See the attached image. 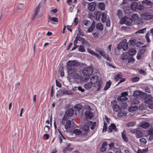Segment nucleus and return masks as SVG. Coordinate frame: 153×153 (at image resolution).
<instances>
[{
	"instance_id": "f257e3e1",
	"label": "nucleus",
	"mask_w": 153,
	"mask_h": 153,
	"mask_svg": "<svg viewBox=\"0 0 153 153\" xmlns=\"http://www.w3.org/2000/svg\"><path fill=\"white\" fill-rule=\"evenodd\" d=\"M67 69L68 74L71 75H73L74 77L76 78L78 82H81L80 74H77V76H76V72L77 71V66L80 65V63L75 60L68 61L67 63Z\"/></svg>"
},
{
	"instance_id": "f03ea898",
	"label": "nucleus",
	"mask_w": 153,
	"mask_h": 153,
	"mask_svg": "<svg viewBox=\"0 0 153 153\" xmlns=\"http://www.w3.org/2000/svg\"><path fill=\"white\" fill-rule=\"evenodd\" d=\"M93 70L92 68L90 67H85L82 71V73L83 75L82 78L84 82L86 81L89 78L93 72Z\"/></svg>"
},
{
	"instance_id": "7ed1b4c3",
	"label": "nucleus",
	"mask_w": 153,
	"mask_h": 153,
	"mask_svg": "<svg viewBox=\"0 0 153 153\" xmlns=\"http://www.w3.org/2000/svg\"><path fill=\"white\" fill-rule=\"evenodd\" d=\"M98 77L96 75H94L91 78V81L88 84H85L84 86H92V85L96 83L98 80Z\"/></svg>"
},
{
	"instance_id": "20e7f679",
	"label": "nucleus",
	"mask_w": 153,
	"mask_h": 153,
	"mask_svg": "<svg viewBox=\"0 0 153 153\" xmlns=\"http://www.w3.org/2000/svg\"><path fill=\"white\" fill-rule=\"evenodd\" d=\"M142 98L144 100V102L146 103H149L153 101V98L146 93H143Z\"/></svg>"
},
{
	"instance_id": "39448f33",
	"label": "nucleus",
	"mask_w": 153,
	"mask_h": 153,
	"mask_svg": "<svg viewBox=\"0 0 153 153\" xmlns=\"http://www.w3.org/2000/svg\"><path fill=\"white\" fill-rule=\"evenodd\" d=\"M121 22L122 24L125 23L128 26H131L132 23V20L130 18L125 16L121 19Z\"/></svg>"
},
{
	"instance_id": "423d86ee",
	"label": "nucleus",
	"mask_w": 153,
	"mask_h": 153,
	"mask_svg": "<svg viewBox=\"0 0 153 153\" xmlns=\"http://www.w3.org/2000/svg\"><path fill=\"white\" fill-rule=\"evenodd\" d=\"M141 16L142 19L146 20H149L153 17V16L152 13H144L141 15Z\"/></svg>"
},
{
	"instance_id": "0eeeda50",
	"label": "nucleus",
	"mask_w": 153,
	"mask_h": 153,
	"mask_svg": "<svg viewBox=\"0 0 153 153\" xmlns=\"http://www.w3.org/2000/svg\"><path fill=\"white\" fill-rule=\"evenodd\" d=\"M95 51L97 53L99 54L100 56H102L103 58H106V53L103 48L99 47H97L95 49Z\"/></svg>"
},
{
	"instance_id": "6e6552de",
	"label": "nucleus",
	"mask_w": 153,
	"mask_h": 153,
	"mask_svg": "<svg viewBox=\"0 0 153 153\" xmlns=\"http://www.w3.org/2000/svg\"><path fill=\"white\" fill-rule=\"evenodd\" d=\"M96 6V4L95 2H92L88 4V8L90 11L93 12L95 10Z\"/></svg>"
},
{
	"instance_id": "1a4fd4ad",
	"label": "nucleus",
	"mask_w": 153,
	"mask_h": 153,
	"mask_svg": "<svg viewBox=\"0 0 153 153\" xmlns=\"http://www.w3.org/2000/svg\"><path fill=\"white\" fill-rule=\"evenodd\" d=\"M88 52L91 54L92 55L96 56L98 58L101 59V56H100V55L97 53H96L94 52L93 50L90 49V48H88L87 49Z\"/></svg>"
},
{
	"instance_id": "9d476101",
	"label": "nucleus",
	"mask_w": 153,
	"mask_h": 153,
	"mask_svg": "<svg viewBox=\"0 0 153 153\" xmlns=\"http://www.w3.org/2000/svg\"><path fill=\"white\" fill-rule=\"evenodd\" d=\"M85 116L87 119H91L94 116L93 113L90 111H86L85 113Z\"/></svg>"
},
{
	"instance_id": "9b49d317",
	"label": "nucleus",
	"mask_w": 153,
	"mask_h": 153,
	"mask_svg": "<svg viewBox=\"0 0 153 153\" xmlns=\"http://www.w3.org/2000/svg\"><path fill=\"white\" fill-rule=\"evenodd\" d=\"M113 130H114L115 131H117V129L116 128L115 125L114 124H111L110 126H109L108 131L110 133Z\"/></svg>"
},
{
	"instance_id": "f8f14e48",
	"label": "nucleus",
	"mask_w": 153,
	"mask_h": 153,
	"mask_svg": "<svg viewBox=\"0 0 153 153\" xmlns=\"http://www.w3.org/2000/svg\"><path fill=\"white\" fill-rule=\"evenodd\" d=\"M128 100V99L126 97L123 96H120L117 98L118 101L122 103L125 102Z\"/></svg>"
},
{
	"instance_id": "ddd939ff",
	"label": "nucleus",
	"mask_w": 153,
	"mask_h": 153,
	"mask_svg": "<svg viewBox=\"0 0 153 153\" xmlns=\"http://www.w3.org/2000/svg\"><path fill=\"white\" fill-rule=\"evenodd\" d=\"M74 111L72 108H70L68 109L66 112V115L70 117L72 116L74 114Z\"/></svg>"
},
{
	"instance_id": "4468645a",
	"label": "nucleus",
	"mask_w": 153,
	"mask_h": 153,
	"mask_svg": "<svg viewBox=\"0 0 153 153\" xmlns=\"http://www.w3.org/2000/svg\"><path fill=\"white\" fill-rule=\"evenodd\" d=\"M71 126V122L70 120L66 121L65 125V129L66 131H68Z\"/></svg>"
},
{
	"instance_id": "2eb2a0df",
	"label": "nucleus",
	"mask_w": 153,
	"mask_h": 153,
	"mask_svg": "<svg viewBox=\"0 0 153 153\" xmlns=\"http://www.w3.org/2000/svg\"><path fill=\"white\" fill-rule=\"evenodd\" d=\"M108 143L107 142H104L103 143L102 147L100 149V151L102 152H105L107 149V146H108Z\"/></svg>"
},
{
	"instance_id": "dca6fc26",
	"label": "nucleus",
	"mask_w": 153,
	"mask_h": 153,
	"mask_svg": "<svg viewBox=\"0 0 153 153\" xmlns=\"http://www.w3.org/2000/svg\"><path fill=\"white\" fill-rule=\"evenodd\" d=\"M91 121H89L87 124L85 125L83 127V130L85 131H87L89 130V126L90 124L91 123Z\"/></svg>"
},
{
	"instance_id": "f3484780",
	"label": "nucleus",
	"mask_w": 153,
	"mask_h": 153,
	"mask_svg": "<svg viewBox=\"0 0 153 153\" xmlns=\"http://www.w3.org/2000/svg\"><path fill=\"white\" fill-rule=\"evenodd\" d=\"M142 91H135L133 93V96L134 97H138L141 96L142 97L143 95V93L142 94Z\"/></svg>"
},
{
	"instance_id": "a211bd4d",
	"label": "nucleus",
	"mask_w": 153,
	"mask_h": 153,
	"mask_svg": "<svg viewBox=\"0 0 153 153\" xmlns=\"http://www.w3.org/2000/svg\"><path fill=\"white\" fill-rule=\"evenodd\" d=\"M71 145L69 144L67 146L64 147L63 149V152L64 153H66L68 151H71L72 149V148H71Z\"/></svg>"
},
{
	"instance_id": "6ab92c4d",
	"label": "nucleus",
	"mask_w": 153,
	"mask_h": 153,
	"mask_svg": "<svg viewBox=\"0 0 153 153\" xmlns=\"http://www.w3.org/2000/svg\"><path fill=\"white\" fill-rule=\"evenodd\" d=\"M96 27L97 30L102 31L104 29L103 25L100 23H97L96 25Z\"/></svg>"
},
{
	"instance_id": "aec40b11",
	"label": "nucleus",
	"mask_w": 153,
	"mask_h": 153,
	"mask_svg": "<svg viewBox=\"0 0 153 153\" xmlns=\"http://www.w3.org/2000/svg\"><path fill=\"white\" fill-rule=\"evenodd\" d=\"M135 134L136 137L138 138L142 137L143 135V133L138 129H137Z\"/></svg>"
},
{
	"instance_id": "412c9836",
	"label": "nucleus",
	"mask_w": 153,
	"mask_h": 153,
	"mask_svg": "<svg viewBox=\"0 0 153 153\" xmlns=\"http://www.w3.org/2000/svg\"><path fill=\"white\" fill-rule=\"evenodd\" d=\"M101 16V21L102 22H105L107 21V20L108 19L107 18V16L105 13H103L102 14Z\"/></svg>"
},
{
	"instance_id": "4be33fe9",
	"label": "nucleus",
	"mask_w": 153,
	"mask_h": 153,
	"mask_svg": "<svg viewBox=\"0 0 153 153\" xmlns=\"http://www.w3.org/2000/svg\"><path fill=\"white\" fill-rule=\"evenodd\" d=\"M126 39L123 40V49L124 51H126L128 49V45L127 43H126Z\"/></svg>"
},
{
	"instance_id": "5701e85b",
	"label": "nucleus",
	"mask_w": 153,
	"mask_h": 153,
	"mask_svg": "<svg viewBox=\"0 0 153 153\" xmlns=\"http://www.w3.org/2000/svg\"><path fill=\"white\" fill-rule=\"evenodd\" d=\"M40 8L39 7V5H38L37 7L36 8L34 14L33 16L32 17V19L33 20L35 19L36 16H37L39 11Z\"/></svg>"
},
{
	"instance_id": "b1692460",
	"label": "nucleus",
	"mask_w": 153,
	"mask_h": 153,
	"mask_svg": "<svg viewBox=\"0 0 153 153\" xmlns=\"http://www.w3.org/2000/svg\"><path fill=\"white\" fill-rule=\"evenodd\" d=\"M137 3L135 2H132L131 4V8L133 10H137Z\"/></svg>"
},
{
	"instance_id": "393cba45",
	"label": "nucleus",
	"mask_w": 153,
	"mask_h": 153,
	"mask_svg": "<svg viewBox=\"0 0 153 153\" xmlns=\"http://www.w3.org/2000/svg\"><path fill=\"white\" fill-rule=\"evenodd\" d=\"M128 56L126 53H124L121 56V59L124 61H127Z\"/></svg>"
},
{
	"instance_id": "a878e982",
	"label": "nucleus",
	"mask_w": 153,
	"mask_h": 153,
	"mask_svg": "<svg viewBox=\"0 0 153 153\" xmlns=\"http://www.w3.org/2000/svg\"><path fill=\"white\" fill-rule=\"evenodd\" d=\"M144 7L143 4L142 2H139L137 3V10H142L144 9Z\"/></svg>"
},
{
	"instance_id": "bb28decb",
	"label": "nucleus",
	"mask_w": 153,
	"mask_h": 153,
	"mask_svg": "<svg viewBox=\"0 0 153 153\" xmlns=\"http://www.w3.org/2000/svg\"><path fill=\"white\" fill-rule=\"evenodd\" d=\"M126 131L124 130L122 133V138L125 141L127 142L128 141V139L126 137Z\"/></svg>"
},
{
	"instance_id": "cd10ccee",
	"label": "nucleus",
	"mask_w": 153,
	"mask_h": 153,
	"mask_svg": "<svg viewBox=\"0 0 153 153\" xmlns=\"http://www.w3.org/2000/svg\"><path fill=\"white\" fill-rule=\"evenodd\" d=\"M82 108V105L79 104H76L74 107V108L75 110L78 112H79Z\"/></svg>"
},
{
	"instance_id": "c85d7f7f",
	"label": "nucleus",
	"mask_w": 153,
	"mask_h": 153,
	"mask_svg": "<svg viewBox=\"0 0 153 153\" xmlns=\"http://www.w3.org/2000/svg\"><path fill=\"white\" fill-rule=\"evenodd\" d=\"M138 108V107L137 106L135 105L134 106H132L130 107L128 109V111L131 112H133L134 111H136Z\"/></svg>"
},
{
	"instance_id": "c756f323",
	"label": "nucleus",
	"mask_w": 153,
	"mask_h": 153,
	"mask_svg": "<svg viewBox=\"0 0 153 153\" xmlns=\"http://www.w3.org/2000/svg\"><path fill=\"white\" fill-rule=\"evenodd\" d=\"M149 126V123L147 122H143L141 125V127L144 128H146L148 127Z\"/></svg>"
},
{
	"instance_id": "7c9ffc66",
	"label": "nucleus",
	"mask_w": 153,
	"mask_h": 153,
	"mask_svg": "<svg viewBox=\"0 0 153 153\" xmlns=\"http://www.w3.org/2000/svg\"><path fill=\"white\" fill-rule=\"evenodd\" d=\"M95 15L96 16L95 18V19L97 20H99L102 15L100 12V11H97Z\"/></svg>"
},
{
	"instance_id": "2f4dec72",
	"label": "nucleus",
	"mask_w": 153,
	"mask_h": 153,
	"mask_svg": "<svg viewBox=\"0 0 153 153\" xmlns=\"http://www.w3.org/2000/svg\"><path fill=\"white\" fill-rule=\"evenodd\" d=\"M136 53V50L134 48H132L128 51V54L130 56H134Z\"/></svg>"
},
{
	"instance_id": "473e14b6",
	"label": "nucleus",
	"mask_w": 153,
	"mask_h": 153,
	"mask_svg": "<svg viewBox=\"0 0 153 153\" xmlns=\"http://www.w3.org/2000/svg\"><path fill=\"white\" fill-rule=\"evenodd\" d=\"M78 51L81 52H84L85 51V47L82 45H80L79 46L78 49Z\"/></svg>"
},
{
	"instance_id": "72a5a7b5",
	"label": "nucleus",
	"mask_w": 153,
	"mask_h": 153,
	"mask_svg": "<svg viewBox=\"0 0 153 153\" xmlns=\"http://www.w3.org/2000/svg\"><path fill=\"white\" fill-rule=\"evenodd\" d=\"M73 132L76 135H79L82 132L79 129H75L73 131Z\"/></svg>"
},
{
	"instance_id": "f704fd0d",
	"label": "nucleus",
	"mask_w": 153,
	"mask_h": 153,
	"mask_svg": "<svg viewBox=\"0 0 153 153\" xmlns=\"http://www.w3.org/2000/svg\"><path fill=\"white\" fill-rule=\"evenodd\" d=\"M127 114V112L125 111H121L119 112L118 114V116L119 117H122L126 116Z\"/></svg>"
},
{
	"instance_id": "c9c22d12",
	"label": "nucleus",
	"mask_w": 153,
	"mask_h": 153,
	"mask_svg": "<svg viewBox=\"0 0 153 153\" xmlns=\"http://www.w3.org/2000/svg\"><path fill=\"white\" fill-rule=\"evenodd\" d=\"M136 124V123L135 121H133L127 123L126 125L127 127L134 126Z\"/></svg>"
},
{
	"instance_id": "e433bc0d",
	"label": "nucleus",
	"mask_w": 153,
	"mask_h": 153,
	"mask_svg": "<svg viewBox=\"0 0 153 153\" xmlns=\"http://www.w3.org/2000/svg\"><path fill=\"white\" fill-rule=\"evenodd\" d=\"M99 7L100 10H104L105 8L104 3L103 2L100 3L99 4Z\"/></svg>"
},
{
	"instance_id": "4c0bfd02",
	"label": "nucleus",
	"mask_w": 153,
	"mask_h": 153,
	"mask_svg": "<svg viewBox=\"0 0 153 153\" xmlns=\"http://www.w3.org/2000/svg\"><path fill=\"white\" fill-rule=\"evenodd\" d=\"M146 29V28L141 29L136 32V33H143L145 32V31Z\"/></svg>"
},
{
	"instance_id": "58836bf2",
	"label": "nucleus",
	"mask_w": 153,
	"mask_h": 153,
	"mask_svg": "<svg viewBox=\"0 0 153 153\" xmlns=\"http://www.w3.org/2000/svg\"><path fill=\"white\" fill-rule=\"evenodd\" d=\"M123 41L120 42L117 45V48L118 49H120L123 48Z\"/></svg>"
},
{
	"instance_id": "ea45409f",
	"label": "nucleus",
	"mask_w": 153,
	"mask_h": 153,
	"mask_svg": "<svg viewBox=\"0 0 153 153\" xmlns=\"http://www.w3.org/2000/svg\"><path fill=\"white\" fill-rule=\"evenodd\" d=\"M112 108L116 112L120 111V107L118 105H117L114 107H112Z\"/></svg>"
},
{
	"instance_id": "a19ab883",
	"label": "nucleus",
	"mask_w": 153,
	"mask_h": 153,
	"mask_svg": "<svg viewBox=\"0 0 153 153\" xmlns=\"http://www.w3.org/2000/svg\"><path fill=\"white\" fill-rule=\"evenodd\" d=\"M121 76L119 74H117L114 76V79L115 81H118L119 79L121 78Z\"/></svg>"
},
{
	"instance_id": "79ce46f5",
	"label": "nucleus",
	"mask_w": 153,
	"mask_h": 153,
	"mask_svg": "<svg viewBox=\"0 0 153 153\" xmlns=\"http://www.w3.org/2000/svg\"><path fill=\"white\" fill-rule=\"evenodd\" d=\"M80 37L78 34H77L74 40V44H77L78 41H79Z\"/></svg>"
},
{
	"instance_id": "37998d69",
	"label": "nucleus",
	"mask_w": 153,
	"mask_h": 153,
	"mask_svg": "<svg viewBox=\"0 0 153 153\" xmlns=\"http://www.w3.org/2000/svg\"><path fill=\"white\" fill-rule=\"evenodd\" d=\"M140 78L138 77H135L132 78L131 79L132 82H136L139 80Z\"/></svg>"
},
{
	"instance_id": "c03bdc74",
	"label": "nucleus",
	"mask_w": 153,
	"mask_h": 153,
	"mask_svg": "<svg viewBox=\"0 0 153 153\" xmlns=\"http://www.w3.org/2000/svg\"><path fill=\"white\" fill-rule=\"evenodd\" d=\"M24 7V5L23 4H19L17 5V8L18 9L21 10Z\"/></svg>"
},
{
	"instance_id": "a18cd8bd",
	"label": "nucleus",
	"mask_w": 153,
	"mask_h": 153,
	"mask_svg": "<svg viewBox=\"0 0 153 153\" xmlns=\"http://www.w3.org/2000/svg\"><path fill=\"white\" fill-rule=\"evenodd\" d=\"M107 129V124L105 122L104 123L103 127L102 130V132H105L106 131Z\"/></svg>"
},
{
	"instance_id": "49530a36",
	"label": "nucleus",
	"mask_w": 153,
	"mask_h": 153,
	"mask_svg": "<svg viewBox=\"0 0 153 153\" xmlns=\"http://www.w3.org/2000/svg\"><path fill=\"white\" fill-rule=\"evenodd\" d=\"M127 61L128 62V63H133L134 62L135 60L133 58H128V59Z\"/></svg>"
},
{
	"instance_id": "de8ad7c7",
	"label": "nucleus",
	"mask_w": 153,
	"mask_h": 153,
	"mask_svg": "<svg viewBox=\"0 0 153 153\" xmlns=\"http://www.w3.org/2000/svg\"><path fill=\"white\" fill-rule=\"evenodd\" d=\"M66 121V117L65 116H64L62 120L61 123L63 125H64L65 124Z\"/></svg>"
},
{
	"instance_id": "09e8293b",
	"label": "nucleus",
	"mask_w": 153,
	"mask_h": 153,
	"mask_svg": "<svg viewBox=\"0 0 153 153\" xmlns=\"http://www.w3.org/2000/svg\"><path fill=\"white\" fill-rule=\"evenodd\" d=\"M91 123H92L90 124V125H91V129L93 130L94 128V127H95L96 124V123L95 122L93 123L92 122H91Z\"/></svg>"
},
{
	"instance_id": "8fccbe9b",
	"label": "nucleus",
	"mask_w": 153,
	"mask_h": 153,
	"mask_svg": "<svg viewBox=\"0 0 153 153\" xmlns=\"http://www.w3.org/2000/svg\"><path fill=\"white\" fill-rule=\"evenodd\" d=\"M121 107L123 109L126 108L127 106V104L126 102H122L121 105Z\"/></svg>"
},
{
	"instance_id": "3c124183",
	"label": "nucleus",
	"mask_w": 153,
	"mask_h": 153,
	"mask_svg": "<svg viewBox=\"0 0 153 153\" xmlns=\"http://www.w3.org/2000/svg\"><path fill=\"white\" fill-rule=\"evenodd\" d=\"M139 140L140 142L144 144H146L147 143V140L145 138H141Z\"/></svg>"
},
{
	"instance_id": "603ef678",
	"label": "nucleus",
	"mask_w": 153,
	"mask_h": 153,
	"mask_svg": "<svg viewBox=\"0 0 153 153\" xmlns=\"http://www.w3.org/2000/svg\"><path fill=\"white\" fill-rule=\"evenodd\" d=\"M63 93L64 94H68V95H71L72 94V93L67 90H65L63 91Z\"/></svg>"
},
{
	"instance_id": "864d4df0",
	"label": "nucleus",
	"mask_w": 153,
	"mask_h": 153,
	"mask_svg": "<svg viewBox=\"0 0 153 153\" xmlns=\"http://www.w3.org/2000/svg\"><path fill=\"white\" fill-rule=\"evenodd\" d=\"M50 128V127L48 126H46L44 128V131L46 132H48L49 131Z\"/></svg>"
},
{
	"instance_id": "5fc2aeb1",
	"label": "nucleus",
	"mask_w": 153,
	"mask_h": 153,
	"mask_svg": "<svg viewBox=\"0 0 153 153\" xmlns=\"http://www.w3.org/2000/svg\"><path fill=\"white\" fill-rule=\"evenodd\" d=\"M52 22H58V19L57 17H52L51 20Z\"/></svg>"
},
{
	"instance_id": "6e6d98bb",
	"label": "nucleus",
	"mask_w": 153,
	"mask_h": 153,
	"mask_svg": "<svg viewBox=\"0 0 153 153\" xmlns=\"http://www.w3.org/2000/svg\"><path fill=\"white\" fill-rule=\"evenodd\" d=\"M94 28L95 27L91 26L90 27L88 28L87 31L89 33H91L93 31Z\"/></svg>"
},
{
	"instance_id": "4d7b16f0",
	"label": "nucleus",
	"mask_w": 153,
	"mask_h": 153,
	"mask_svg": "<svg viewBox=\"0 0 153 153\" xmlns=\"http://www.w3.org/2000/svg\"><path fill=\"white\" fill-rule=\"evenodd\" d=\"M149 32H148L146 34V36H145L146 40L148 42H150V39H149Z\"/></svg>"
},
{
	"instance_id": "13d9d810",
	"label": "nucleus",
	"mask_w": 153,
	"mask_h": 153,
	"mask_svg": "<svg viewBox=\"0 0 153 153\" xmlns=\"http://www.w3.org/2000/svg\"><path fill=\"white\" fill-rule=\"evenodd\" d=\"M106 22V26L108 27H110L111 26V22L110 19H108Z\"/></svg>"
},
{
	"instance_id": "bf43d9fd",
	"label": "nucleus",
	"mask_w": 153,
	"mask_h": 153,
	"mask_svg": "<svg viewBox=\"0 0 153 153\" xmlns=\"http://www.w3.org/2000/svg\"><path fill=\"white\" fill-rule=\"evenodd\" d=\"M146 49L145 48H143L141 49L138 52L141 54H142L144 53L146 51Z\"/></svg>"
},
{
	"instance_id": "052dcab7",
	"label": "nucleus",
	"mask_w": 153,
	"mask_h": 153,
	"mask_svg": "<svg viewBox=\"0 0 153 153\" xmlns=\"http://www.w3.org/2000/svg\"><path fill=\"white\" fill-rule=\"evenodd\" d=\"M111 105L112 106V107H114V106H115L116 105H117V102L116 101H112L111 102Z\"/></svg>"
},
{
	"instance_id": "680f3d73",
	"label": "nucleus",
	"mask_w": 153,
	"mask_h": 153,
	"mask_svg": "<svg viewBox=\"0 0 153 153\" xmlns=\"http://www.w3.org/2000/svg\"><path fill=\"white\" fill-rule=\"evenodd\" d=\"M90 21L88 20H85L83 21V22L85 26H87L88 23L90 22Z\"/></svg>"
},
{
	"instance_id": "e2e57ef3",
	"label": "nucleus",
	"mask_w": 153,
	"mask_h": 153,
	"mask_svg": "<svg viewBox=\"0 0 153 153\" xmlns=\"http://www.w3.org/2000/svg\"><path fill=\"white\" fill-rule=\"evenodd\" d=\"M60 72L61 73V75L62 76H64V70L63 68L62 67L60 69Z\"/></svg>"
},
{
	"instance_id": "0e129e2a",
	"label": "nucleus",
	"mask_w": 153,
	"mask_h": 153,
	"mask_svg": "<svg viewBox=\"0 0 153 153\" xmlns=\"http://www.w3.org/2000/svg\"><path fill=\"white\" fill-rule=\"evenodd\" d=\"M148 134L149 135H153V129H150L148 131Z\"/></svg>"
},
{
	"instance_id": "69168bd1",
	"label": "nucleus",
	"mask_w": 153,
	"mask_h": 153,
	"mask_svg": "<svg viewBox=\"0 0 153 153\" xmlns=\"http://www.w3.org/2000/svg\"><path fill=\"white\" fill-rule=\"evenodd\" d=\"M114 145V143L113 142H112L109 144V146L110 149H112L113 148Z\"/></svg>"
},
{
	"instance_id": "338daca9",
	"label": "nucleus",
	"mask_w": 153,
	"mask_h": 153,
	"mask_svg": "<svg viewBox=\"0 0 153 153\" xmlns=\"http://www.w3.org/2000/svg\"><path fill=\"white\" fill-rule=\"evenodd\" d=\"M130 44L132 45H135V41L134 39H131L130 40Z\"/></svg>"
},
{
	"instance_id": "774afa93",
	"label": "nucleus",
	"mask_w": 153,
	"mask_h": 153,
	"mask_svg": "<svg viewBox=\"0 0 153 153\" xmlns=\"http://www.w3.org/2000/svg\"><path fill=\"white\" fill-rule=\"evenodd\" d=\"M85 108L87 110H88V111H92V109H91V108L89 105H86L85 106Z\"/></svg>"
}]
</instances>
